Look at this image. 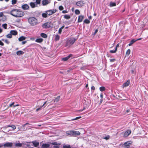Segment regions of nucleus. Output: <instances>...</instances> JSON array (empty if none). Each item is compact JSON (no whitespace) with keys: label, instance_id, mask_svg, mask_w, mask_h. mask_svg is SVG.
<instances>
[{"label":"nucleus","instance_id":"nucleus-1","mask_svg":"<svg viewBox=\"0 0 148 148\" xmlns=\"http://www.w3.org/2000/svg\"><path fill=\"white\" fill-rule=\"evenodd\" d=\"M10 14L16 17H21L24 15V13L18 9H14L10 11Z\"/></svg>","mask_w":148,"mask_h":148},{"label":"nucleus","instance_id":"nucleus-2","mask_svg":"<svg viewBox=\"0 0 148 148\" xmlns=\"http://www.w3.org/2000/svg\"><path fill=\"white\" fill-rule=\"evenodd\" d=\"M28 22L31 26H34L38 24V20L36 18L31 17L28 19Z\"/></svg>","mask_w":148,"mask_h":148},{"label":"nucleus","instance_id":"nucleus-3","mask_svg":"<svg viewBox=\"0 0 148 148\" xmlns=\"http://www.w3.org/2000/svg\"><path fill=\"white\" fill-rule=\"evenodd\" d=\"M76 39L74 38H72L68 40L67 41V45H71L73 44Z\"/></svg>","mask_w":148,"mask_h":148},{"label":"nucleus","instance_id":"nucleus-4","mask_svg":"<svg viewBox=\"0 0 148 148\" xmlns=\"http://www.w3.org/2000/svg\"><path fill=\"white\" fill-rule=\"evenodd\" d=\"M3 147V146L4 148L6 147L10 148L12 147L13 145V143L12 142H7L4 144L2 143Z\"/></svg>","mask_w":148,"mask_h":148},{"label":"nucleus","instance_id":"nucleus-5","mask_svg":"<svg viewBox=\"0 0 148 148\" xmlns=\"http://www.w3.org/2000/svg\"><path fill=\"white\" fill-rule=\"evenodd\" d=\"M56 12V9H53L52 10H50L45 11V12L47 13V15L49 16L52 15Z\"/></svg>","mask_w":148,"mask_h":148},{"label":"nucleus","instance_id":"nucleus-6","mask_svg":"<svg viewBox=\"0 0 148 148\" xmlns=\"http://www.w3.org/2000/svg\"><path fill=\"white\" fill-rule=\"evenodd\" d=\"M33 145L35 147L39 148V143L36 140H34L32 142Z\"/></svg>","mask_w":148,"mask_h":148},{"label":"nucleus","instance_id":"nucleus-7","mask_svg":"<svg viewBox=\"0 0 148 148\" xmlns=\"http://www.w3.org/2000/svg\"><path fill=\"white\" fill-rule=\"evenodd\" d=\"M131 133L130 130H126L124 133L123 136L124 137H126L129 136Z\"/></svg>","mask_w":148,"mask_h":148},{"label":"nucleus","instance_id":"nucleus-8","mask_svg":"<svg viewBox=\"0 0 148 148\" xmlns=\"http://www.w3.org/2000/svg\"><path fill=\"white\" fill-rule=\"evenodd\" d=\"M60 99V96H58L55 99H52V100L50 101V102H49L48 101H47L48 103H51V102H53L54 103L55 102H58L59 99Z\"/></svg>","mask_w":148,"mask_h":148},{"label":"nucleus","instance_id":"nucleus-9","mask_svg":"<svg viewBox=\"0 0 148 148\" xmlns=\"http://www.w3.org/2000/svg\"><path fill=\"white\" fill-rule=\"evenodd\" d=\"M42 26L43 28L46 29L50 27V26L49 23L47 22L43 24Z\"/></svg>","mask_w":148,"mask_h":148},{"label":"nucleus","instance_id":"nucleus-10","mask_svg":"<svg viewBox=\"0 0 148 148\" xmlns=\"http://www.w3.org/2000/svg\"><path fill=\"white\" fill-rule=\"evenodd\" d=\"M83 1H80L76 2V4L78 6L82 7L84 4Z\"/></svg>","mask_w":148,"mask_h":148},{"label":"nucleus","instance_id":"nucleus-11","mask_svg":"<svg viewBox=\"0 0 148 148\" xmlns=\"http://www.w3.org/2000/svg\"><path fill=\"white\" fill-rule=\"evenodd\" d=\"M22 8L25 10H27L29 8V5L27 4H25L22 5Z\"/></svg>","mask_w":148,"mask_h":148},{"label":"nucleus","instance_id":"nucleus-12","mask_svg":"<svg viewBox=\"0 0 148 148\" xmlns=\"http://www.w3.org/2000/svg\"><path fill=\"white\" fill-rule=\"evenodd\" d=\"M50 146V145L48 143L43 144H42L40 148H48Z\"/></svg>","mask_w":148,"mask_h":148},{"label":"nucleus","instance_id":"nucleus-13","mask_svg":"<svg viewBox=\"0 0 148 148\" xmlns=\"http://www.w3.org/2000/svg\"><path fill=\"white\" fill-rule=\"evenodd\" d=\"M131 144L130 141H127L124 144V145L126 148H129L130 147V145Z\"/></svg>","mask_w":148,"mask_h":148},{"label":"nucleus","instance_id":"nucleus-14","mask_svg":"<svg viewBox=\"0 0 148 148\" xmlns=\"http://www.w3.org/2000/svg\"><path fill=\"white\" fill-rule=\"evenodd\" d=\"M72 54H70L67 57L62 58V60L64 61H66L67 60H68L70 57H71L72 56Z\"/></svg>","mask_w":148,"mask_h":148},{"label":"nucleus","instance_id":"nucleus-15","mask_svg":"<svg viewBox=\"0 0 148 148\" xmlns=\"http://www.w3.org/2000/svg\"><path fill=\"white\" fill-rule=\"evenodd\" d=\"M80 132L78 131H73V136H76L79 135L80 134Z\"/></svg>","mask_w":148,"mask_h":148},{"label":"nucleus","instance_id":"nucleus-16","mask_svg":"<svg viewBox=\"0 0 148 148\" xmlns=\"http://www.w3.org/2000/svg\"><path fill=\"white\" fill-rule=\"evenodd\" d=\"M29 5L32 8H34L35 7H37V5H36L35 2H31L29 3Z\"/></svg>","mask_w":148,"mask_h":148},{"label":"nucleus","instance_id":"nucleus-17","mask_svg":"<svg viewBox=\"0 0 148 148\" xmlns=\"http://www.w3.org/2000/svg\"><path fill=\"white\" fill-rule=\"evenodd\" d=\"M66 134L70 136H73V131L71 130L66 131Z\"/></svg>","mask_w":148,"mask_h":148},{"label":"nucleus","instance_id":"nucleus-18","mask_svg":"<svg viewBox=\"0 0 148 148\" xmlns=\"http://www.w3.org/2000/svg\"><path fill=\"white\" fill-rule=\"evenodd\" d=\"M84 18V16L82 15L79 16L78 17V22L79 23L81 22L82 21L83 19Z\"/></svg>","mask_w":148,"mask_h":148},{"label":"nucleus","instance_id":"nucleus-19","mask_svg":"<svg viewBox=\"0 0 148 148\" xmlns=\"http://www.w3.org/2000/svg\"><path fill=\"white\" fill-rule=\"evenodd\" d=\"M130 83V81L128 80L123 85V87H126L128 86Z\"/></svg>","mask_w":148,"mask_h":148},{"label":"nucleus","instance_id":"nucleus-20","mask_svg":"<svg viewBox=\"0 0 148 148\" xmlns=\"http://www.w3.org/2000/svg\"><path fill=\"white\" fill-rule=\"evenodd\" d=\"M49 3L48 0H43L42 1V4L43 5L45 6L48 4Z\"/></svg>","mask_w":148,"mask_h":148},{"label":"nucleus","instance_id":"nucleus-21","mask_svg":"<svg viewBox=\"0 0 148 148\" xmlns=\"http://www.w3.org/2000/svg\"><path fill=\"white\" fill-rule=\"evenodd\" d=\"M10 33L12 35H15L17 34V32L16 30H11L10 32Z\"/></svg>","mask_w":148,"mask_h":148},{"label":"nucleus","instance_id":"nucleus-22","mask_svg":"<svg viewBox=\"0 0 148 148\" xmlns=\"http://www.w3.org/2000/svg\"><path fill=\"white\" fill-rule=\"evenodd\" d=\"M43 39L42 38H39L37 39L35 41L37 42L41 43L42 42Z\"/></svg>","mask_w":148,"mask_h":148},{"label":"nucleus","instance_id":"nucleus-23","mask_svg":"<svg viewBox=\"0 0 148 148\" xmlns=\"http://www.w3.org/2000/svg\"><path fill=\"white\" fill-rule=\"evenodd\" d=\"M26 38L24 36H22L21 37H20L19 38H18V40L19 41H23V40H24L26 39Z\"/></svg>","mask_w":148,"mask_h":148},{"label":"nucleus","instance_id":"nucleus-24","mask_svg":"<svg viewBox=\"0 0 148 148\" xmlns=\"http://www.w3.org/2000/svg\"><path fill=\"white\" fill-rule=\"evenodd\" d=\"M47 102V101H45V102H44V103H43V105L42 106H41L40 107L37 109L36 110V111H39V110H40L41 108L43 106H44V108H45L46 106H45V105L46 104Z\"/></svg>","mask_w":148,"mask_h":148},{"label":"nucleus","instance_id":"nucleus-25","mask_svg":"<svg viewBox=\"0 0 148 148\" xmlns=\"http://www.w3.org/2000/svg\"><path fill=\"white\" fill-rule=\"evenodd\" d=\"M24 53V52L21 51H19L17 52L16 54L17 55L20 56L23 55Z\"/></svg>","mask_w":148,"mask_h":148},{"label":"nucleus","instance_id":"nucleus-26","mask_svg":"<svg viewBox=\"0 0 148 148\" xmlns=\"http://www.w3.org/2000/svg\"><path fill=\"white\" fill-rule=\"evenodd\" d=\"M136 41V40H135L134 39H133L131 41L130 43L128 44V45L129 46H131L134 42Z\"/></svg>","mask_w":148,"mask_h":148},{"label":"nucleus","instance_id":"nucleus-27","mask_svg":"<svg viewBox=\"0 0 148 148\" xmlns=\"http://www.w3.org/2000/svg\"><path fill=\"white\" fill-rule=\"evenodd\" d=\"M8 127H11L12 128V130H14L16 129V127L14 125H8Z\"/></svg>","mask_w":148,"mask_h":148},{"label":"nucleus","instance_id":"nucleus-28","mask_svg":"<svg viewBox=\"0 0 148 148\" xmlns=\"http://www.w3.org/2000/svg\"><path fill=\"white\" fill-rule=\"evenodd\" d=\"M109 5L110 7H114L116 6V3L112 2H110Z\"/></svg>","mask_w":148,"mask_h":148},{"label":"nucleus","instance_id":"nucleus-29","mask_svg":"<svg viewBox=\"0 0 148 148\" xmlns=\"http://www.w3.org/2000/svg\"><path fill=\"white\" fill-rule=\"evenodd\" d=\"M40 36L44 38H46L47 37V35L45 34L44 33H42L40 34Z\"/></svg>","mask_w":148,"mask_h":148},{"label":"nucleus","instance_id":"nucleus-30","mask_svg":"<svg viewBox=\"0 0 148 148\" xmlns=\"http://www.w3.org/2000/svg\"><path fill=\"white\" fill-rule=\"evenodd\" d=\"M64 18L65 19H69L71 17L69 15L65 14L64 16Z\"/></svg>","mask_w":148,"mask_h":148},{"label":"nucleus","instance_id":"nucleus-31","mask_svg":"<svg viewBox=\"0 0 148 148\" xmlns=\"http://www.w3.org/2000/svg\"><path fill=\"white\" fill-rule=\"evenodd\" d=\"M64 25L62 26L58 30L59 34H60L61 33L62 29L64 27Z\"/></svg>","mask_w":148,"mask_h":148},{"label":"nucleus","instance_id":"nucleus-32","mask_svg":"<svg viewBox=\"0 0 148 148\" xmlns=\"http://www.w3.org/2000/svg\"><path fill=\"white\" fill-rule=\"evenodd\" d=\"M47 13H46L45 12V13H42V17L43 18H47Z\"/></svg>","mask_w":148,"mask_h":148},{"label":"nucleus","instance_id":"nucleus-33","mask_svg":"<svg viewBox=\"0 0 148 148\" xmlns=\"http://www.w3.org/2000/svg\"><path fill=\"white\" fill-rule=\"evenodd\" d=\"M22 143H16L15 144V145L16 147H21L22 146Z\"/></svg>","mask_w":148,"mask_h":148},{"label":"nucleus","instance_id":"nucleus-34","mask_svg":"<svg viewBox=\"0 0 148 148\" xmlns=\"http://www.w3.org/2000/svg\"><path fill=\"white\" fill-rule=\"evenodd\" d=\"M35 2L36 5L37 6L38 5H40V4L41 0H36Z\"/></svg>","mask_w":148,"mask_h":148},{"label":"nucleus","instance_id":"nucleus-35","mask_svg":"<svg viewBox=\"0 0 148 148\" xmlns=\"http://www.w3.org/2000/svg\"><path fill=\"white\" fill-rule=\"evenodd\" d=\"M99 90L101 91H103L105 90V88L103 86H101L100 87Z\"/></svg>","mask_w":148,"mask_h":148},{"label":"nucleus","instance_id":"nucleus-36","mask_svg":"<svg viewBox=\"0 0 148 148\" xmlns=\"http://www.w3.org/2000/svg\"><path fill=\"white\" fill-rule=\"evenodd\" d=\"M6 37L8 38H11L12 37V35L11 33H10L9 34L6 35Z\"/></svg>","mask_w":148,"mask_h":148},{"label":"nucleus","instance_id":"nucleus-37","mask_svg":"<svg viewBox=\"0 0 148 148\" xmlns=\"http://www.w3.org/2000/svg\"><path fill=\"white\" fill-rule=\"evenodd\" d=\"M60 36L58 35H56L55 38V40L56 41L58 40H59L60 39Z\"/></svg>","mask_w":148,"mask_h":148},{"label":"nucleus","instance_id":"nucleus-38","mask_svg":"<svg viewBox=\"0 0 148 148\" xmlns=\"http://www.w3.org/2000/svg\"><path fill=\"white\" fill-rule=\"evenodd\" d=\"M2 27L5 29H6L7 27V25L6 23H5L2 25Z\"/></svg>","mask_w":148,"mask_h":148},{"label":"nucleus","instance_id":"nucleus-39","mask_svg":"<svg viewBox=\"0 0 148 148\" xmlns=\"http://www.w3.org/2000/svg\"><path fill=\"white\" fill-rule=\"evenodd\" d=\"M63 148H71V146L69 145H65L63 146Z\"/></svg>","mask_w":148,"mask_h":148},{"label":"nucleus","instance_id":"nucleus-40","mask_svg":"<svg viewBox=\"0 0 148 148\" xmlns=\"http://www.w3.org/2000/svg\"><path fill=\"white\" fill-rule=\"evenodd\" d=\"M80 11L78 9L75 10V13L76 14L78 15L80 14Z\"/></svg>","mask_w":148,"mask_h":148},{"label":"nucleus","instance_id":"nucleus-41","mask_svg":"<svg viewBox=\"0 0 148 148\" xmlns=\"http://www.w3.org/2000/svg\"><path fill=\"white\" fill-rule=\"evenodd\" d=\"M116 48H115V50H111L110 51V52L111 53H115L116 52Z\"/></svg>","mask_w":148,"mask_h":148},{"label":"nucleus","instance_id":"nucleus-42","mask_svg":"<svg viewBox=\"0 0 148 148\" xmlns=\"http://www.w3.org/2000/svg\"><path fill=\"white\" fill-rule=\"evenodd\" d=\"M81 118V116H79L76 117L75 118L71 119V121H74L78 119Z\"/></svg>","mask_w":148,"mask_h":148},{"label":"nucleus","instance_id":"nucleus-43","mask_svg":"<svg viewBox=\"0 0 148 148\" xmlns=\"http://www.w3.org/2000/svg\"><path fill=\"white\" fill-rule=\"evenodd\" d=\"M84 22L87 24H88L90 23V21L88 19H87L84 20Z\"/></svg>","mask_w":148,"mask_h":148},{"label":"nucleus","instance_id":"nucleus-44","mask_svg":"<svg viewBox=\"0 0 148 148\" xmlns=\"http://www.w3.org/2000/svg\"><path fill=\"white\" fill-rule=\"evenodd\" d=\"M16 0H12V4L13 5H14L16 3Z\"/></svg>","mask_w":148,"mask_h":148},{"label":"nucleus","instance_id":"nucleus-45","mask_svg":"<svg viewBox=\"0 0 148 148\" xmlns=\"http://www.w3.org/2000/svg\"><path fill=\"white\" fill-rule=\"evenodd\" d=\"M130 53V49H128L126 52V54L127 55H129Z\"/></svg>","mask_w":148,"mask_h":148},{"label":"nucleus","instance_id":"nucleus-46","mask_svg":"<svg viewBox=\"0 0 148 148\" xmlns=\"http://www.w3.org/2000/svg\"><path fill=\"white\" fill-rule=\"evenodd\" d=\"M59 145H60V144H59V145H54L53 147V148H59Z\"/></svg>","mask_w":148,"mask_h":148},{"label":"nucleus","instance_id":"nucleus-47","mask_svg":"<svg viewBox=\"0 0 148 148\" xmlns=\"http://www.w3.org/2000/svg\"><path fill=\"white\" fill-rule=\"evenodd\" d=\"M64 8L61 5L59 6V9L60 10H62Z\"/></svg>","mask_w":148,"mask_h":148},{"label":"nucleus","instance_id":"nucleus-48","mask_svg":"<svg viewBox=\"0 0 148 148\" xmlns=\"http://www.w3.org/2000/svg\"><path fill=\"white\" fill-rule=\"evenodd\" d=\"M110 138V136H106L103 138V139H106V140H108Z\"/></svg>","mask_w":148,"mask_h":148},{"label":"nucleus","instance_id":"nucleus-49","mask_svg":"<svg viewBox=\"0 0 148 148\" xmlns=\"http://www.w3.org/2000/svg\"><path fill=\"white\" fill-rule=\"evenodd\" d=\"M28 124H29V123H26L25 124H24V125H23L22 126H23V127H24L25 126L27 125H28ZM26 129H25V128H24V130H26Z\"/></svg>","mask_w":148,"mask_h":148},{"label":"nucleus","instance_id":"nucleus-50","mask_svg":"<svg viewBox=\"0 0 148 148\" xmlns=\"http://www.w3.org/2000/svg\"><path fill=\"white\" fill-rule=\"evenodd\" d=\"M14 102H12V103H11V104H10L9 105V107H12V106L14 107Z\"/></svg>","mask_w":148,"mask_h":148},{"label":"nucleus","instance_id":"nucleus-51","mask_svg":"<svg viewBox=\"0 0 148 148\" xmlns=\"http://www.w3.org/2000/svg\"><path fill=\"white\" fill-rule=\"evenodd\" d=\"M51 144H52L53 145H59V144H58L57 142H54L52 143H51Z\"/></svg>","mask_w":148,"mask_h":148},{"label":"nucleus","instance_id":"nucleus-52","mask_svg":"<svg viewBox=\"0 0 148 148\" xmlns=\"http://www.w3.org/2000/svg\"><path fill=\"white\" fill-rule=\"evenodd\" d=\"M3 16V12H0V17H2Z\"/></svg>","mask_w":148,"mask_h":148},{"label":"nucleus","instance_id":"nucleus-53","mask_svg":"<svg viewBox=\"0 0 148 148\" xmlns=\"http://www.w3.org/2000/svg\"><path fill=\"white\" fill-rule=\"evenodd\" d=\"M115 59H110V61L111 62H114L115 61Z\"/></svg>","mask_w":148,"mask_h":148},{"label":"nucleus","instance_id":"nucleus-54","mask_svg":"<svg viewBox=\"0 0 148 148\" xmlns=\"http://www.w3.org/2000/svg\"><path fill=\"white\" fill-rule=\"evenodd\" d=\"M5 42L7 44H9L10 43V42L7 40L6 39H5Z\"/></svg>","mask_w":148,"mask_h":148},{"label":"nucleus","instance_id":"nucleus-55","mask_svg":"<svg viewBox=\"0 0 148 148\" xmlns=\"http://www.w3.org/2000/svg\"><path fill=\"white\" fill-rule=\"evenodd\" d=\"M0 45L1 46H3L4 45V43L1 41L0 40Z\"/></svg>","mask_w":148,"mask_h":148},{"label":"nucleus","instance_id":"nucleus-56","mask_svg":"<svg viewBox=\"0 0 148 148\" xmlns=\"http://www.w3.org/2000/svg\"><path fill=\"white\" fill-rule=\"evenodd\" d=\"M27 42V41H23L22 42V45H24Z\"/></svg>","mask_w":148,"mask_h":148},{"label":"nucleus","instance_id":"nucleus-57","mask_svg":"<svg viewBox=\"0 0 148 148\" xmlns=\"http://www.w3.org/2000/svg\"><path fill=\"white\" fill-rule=\"evenodd\" d=\"M62 12L63 14H65L67 13V11L66 10H63L62 11Z\"/></svg>","mask_w":148,"mask_h":148},{"label":"nucleus","instance_id":"nucleus-58","mask_svg":"<svg viewBox=\"0 0 148 148\" xmlns=\"http://www.w3.org/2000/svg\"><path fill=\"white\" fill-rule=\"evenodd\" d=\"M8 127H8V125H6L3 127L2 128L3 129H6Z\"/></svg>","mask_w":148,"mask_h":148},{"label":"nucleus","instance_id":"nucleus-59","mask_svg":"<svg viewBox=\"0 0 148 148\" xmlns=\"http://www.w3.org/2000/svg\"><path fill=\"white\" fill-rule=\"evenodd\" d=\"M91 89L92 90H95V87L94 86H92L91 87Z\"/></svg>","mask_w":148,"mask_h":148},{"label":"nucleus","instance_id":"nucleus-60","mask_svg":"<svg viewBox=\"0 0 148 148\" xmlns=\"http://www.w3.org/2000/svg\"><path fill=\"white\" fill-rule=\"evenodd\" d=\"M119 44H118L117 45H116V47L115 48H116V50H117V47H119Z\"/></svg>","mask_w":148,"mask_h":148},{"label":"nucleus","instance_id":"nucleus-61","mask_svg":"<svg viewBox=\"0 0 148 148\" xmlns=\"http://www.w3.org/2000/svg\"><path fill=\"white\" fill-rule=\"evenodd\" d=\"M3 147V145L2 143H0V148L2 147Z\"/></svg>","mask_w":148,"mask_h":148},{"label":"nucleus","instance_id":"nucleus-62","mask_svg":"<svg viewBox=\"0 0 148 148\" xmlns=\"http://www.w3.org/2000/svg\"><path fill=\"white\" fill-rule=\"evenodd\" d=\"M100 97L101 98H102L103 97V95L102 94H101L100 95Z\"/></svg>","mask_w":148,"mask_h":148},{"label":"nucleus","instance_id":"nucleus-63","mask_svg":"<svg viewBox=\"0 0 148 148\" xmlns=\"http://www.w3.org/2000/svg\"><path fill=\"white\" fill-rule=\"evenodd\" d=\"M130 110H129V109H128L127 110H126V112H127V113L128 112H130Z\"/></svg>","mask_w":148,"mask_h":148},{"label":"nucleus","instance_id":"nucleus-64","mask_svg":"<svg viewBox=\"0 0 148 148\" xmlns=\"http://www.w3.org/2000/svg\"><path fill=\"white\" fill-rule=\"evenodd\" d=\"M98 30L97 29H96L95 32V34H96L98 32Z\"/></svg>","mask_w":148,"mask_h":148}]
</instances>
